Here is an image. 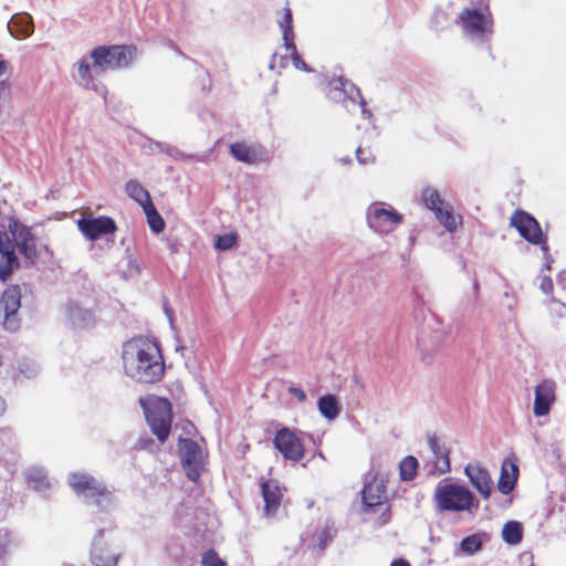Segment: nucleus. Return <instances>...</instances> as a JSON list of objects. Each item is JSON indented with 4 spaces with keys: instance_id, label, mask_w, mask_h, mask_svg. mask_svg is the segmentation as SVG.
Wrapping results in <instances>:
<instances>
[{
    "instance_id": "f257e3e1",
    "label": "nucleus",
    "mask_w": 566,
    "mask_h": 566,
    "mask_svg": "<svg viewBox=\"0 0 566 566\" xmlns=\"http://www.w3.org/2000/svg\"><path fill=\"white\" fill-rule=\"evenodd\" d=\"M122 364L124 374L139 384H155L165 374L160 349L144 338H133L123 345Z\"/></svg>"
},
{
    "instance_id": "f03ea898",
    "label": "nucleus",
    "mask_w": 566,
    "mask_h": 566,
    "mask_svg": "<svg viewBox=\"0 0 566 566\" xmlns=\"http://www.w3.org/2000/svg\"><path fill=\"white\" fill-rule=\"evenodd\" d=\"M130 45L97 46L75 64L77 77L87 88H95L94 77L108 70L127 67L136 57Z\"/></svg>"
},
{
    "instance_id": "7ed1b4c3",
    "label": "nucleus",
    "mask_w": 566,
    "mask_h": 566,
    "mask_svg": "<svg viewBox=\"0 0 566 566\" xmlns=\"http://www.w3.org/2000/svg\"><path fill=\"white\" fill-rule=\"evenodd\" d=\"M432 499L436 509L440 512H472L479 506L472 491L453 479L439 481L434 488Z\"/></svg>"
},
{
    "instance_id": "20e7f679",
    "label": "nucleus",
    "mask_w": 566,
    "mask_h": 566,
    "mask_svg": "<svg viewBox=\"0 0 566 566\" xmlns=\"http://www.w3.org/2000/svg\"><path fill=\"white\" fill-rule=\"evenodd\" d=\"M139 402L153 433L164 442L171 428V403L169 400L154 395L140 398Z\"/></svg>"
},
{
    "instance_id": "39448f33",
    "label": "nucleus",
    "mask_w": 566,
    "mask_h": 566,
    "mask_svg": "<svg viewBox=\"0 0 566 566\" xmlns=\"http://www.w3.org/2000/svg\"><path fill=\"white\" fill-rule=\"evenodd\" d=\"M463 33L470 39H480L492 32L493 21L486 0L465 7L457 20Z\"/></svg>"
},
{
    "instance_id": "423d86ee",
    "label": "nucleus",
    "mask_w": 566,
    "mask_h": 566,
    "mask_svg": "<svg viewBox=\"0 0 566 566\" xmlns=\"http://www.w3.org/2000/svg\"><path fill=\"white\" fill-rule=\"evenodd\" d=\"M69 483L73 491L87 503H94L103 510H108L115 504L112 492L88 474L72 473L69 476Z\"/></svg>"
},
{
    "instance_id": "0eeeda50",
    "label": "nucleus",
    "mask_w": 566,
    "mask_h": 566,
    "mask_svg": "<svg viewBox=\"0 0 566 566\" xmlns=\"http://www.w3.org/2000/svg\"><path fill=\"white\" fill-rule=\"evenodd\" d=\"M366 221L371 231L387 235L402 224L403 216L391 205L376 201L368 206Z\"/></svg>"
},
{
    "instance_id": "6e6552de",
    "label": "nucleus",
    "mask_w": 566,
    "mask_h": 566,
    "mask_svg": "<svg viewBox=\"0 0 566 566\" xmlns=\"http://www.w3.org/2000/svg\"><path fill=\"white\" fill-rule=\"evenodd\" d=\"M179 453L187 476L191 481H197L205 469L202 449L192 440L181 439L179 441Z\"/></svg>"
},
{
    "instance_id": "1a4fd4ad",
    "label": "nucleus",
    "mask_w": 566,
    "mask_h": 566,
    "mask_svg": "<svg viewBox=\"0 0 566 566\" xmlns=\"http://www.w3.org/2000/svg\"><path fill=\"white\" fill-rule=\"evenodd\" d=\"M21 306V294L17 286L7 289L0 300L2 324L9 332H17L20 327L18 312Z\"/></svg>"
},
{
    "instance_id": "9d476101",
    "label": "nucleus",
    "mask_w": 566,
    "mask_h": 566,
    "mask_svg": "<svg viewBox=\"0 0 566 566\" xmlns=\"http://www.w3.org/2000/svg\"><path fill=\"white\" fill-rule=\"evenodd\" d=\"M76 224L81 233L90 241L112 234L117 229L115 221L106 216L93 217L92 214H86L78 219Z\"/></svg>"
},
{
    "instance_id": "9b49d317",
    "label": "nucleus",
    "mask_w": 566,
    "mask_h": 566,
    "mask_svg": "<svg viewBox=\"0 0 566 566\" xmlns=\"http://www.w3.org/2000/svg\"><path fill=\"white\" fill-rule=\"evenodd\" d=\"M361 497L365 511L382 507L387 497L385 479L375 472H369L361 491Z\"/></svg>"
},
{
    "instance_id": "f8f14e48",
    "label": "nucleus",
    "mask_w": 566,
    "mask_h": 566,
    "mask_svg": "<svg viewBox=\"0 0 566 566\" xmlns=\"http://www.w3.org/2000/svg\"><path fill=\"white\" fill-rule=\"evenodd\" d=\"M331 90L328 92V96L331 99L335 102H345V106L349 112L358 111L360 112L364 119L368 120V125H370L369 119L371 117V113L366 108L365 102L359 98L357 102L355 97L350 96L345 98L347 95V83L344 82L343 78H333L329 82ZM358 97H360L359 93H357Z\"/></svg>"
},
{
    "instance_id": "ddd939ff",
    "label": "nucleus",
    "mask_w": 566,
    "mask_h": 566,
    "mask_svg": "<svg viewBox=\"0 0 566 566\" xmlns=\"http://www.w3.org/2000/svg\"><path fill=\"white\" fill-rule=\"evenodd\" d=\"M274 446L287 460L297 462L304 457V447L301 440L287 428L276 432Z\"/></svg>"
},
{
    "instance_id": "4468645a",
    "label": "nucleus",
    "mask_w": 566,
    "mask_h": 566,
    "mask_svg": "<svg viewBox=\"0 0 566 566\" xmlns=\"http://www.w3.org/2000/svg\"><path fill=\"white\" fill-rule=\"evenodd\" d=\"M556 382L551 379H545L536 385L533 406L535 417H545L549 413L556 400Z\"/></svg>"
},
{
    "instance_id": "2eb2a0df",
    "label": "nucleus",
    "mask_w": 566,
    "mask_h": 566,
    "mask_svg": "<svg viewBox=\"0 0 566 566\" xmlns=\"http://www.w3.org/2000/svg\"><path fill=\"white\" fill-rule=\"evenodd\" d=\"M511 224L530 243L539 244L543 242V233L538 222L524 211H516L511 218Z\"/></svg>"
},
{
    "instance_id": "dca6fc26",
    "label": "nucleus",
    "mask_w": 566,
    "mask_h": 566,
    "mask_svg": "<svg viewBox=\"0 0 566 566\" xmlns=\"http://www.w3.org/2000/svg\"><path fill=\"white\" fill-rule=\"evenodd\" d=\"M464 474L478 493L488 500L493 491V481L485 468L478 463H469L464 468Z\"/></svg>"
},
{
    "instance_id": "f3484780",
    "label": "nucleus",
    "mask_w": 566,
    "mask_h": 566,
    "mask_svg": "<svg viewBox=\"0 0 566 566\" xmlns=\"http://www.w3.org/2000/svg\"><path fill=\"white\" fill-rule=\"evenodd\" d=\"M91 558L95 566H115L117 563L118 553L111 543L103 539L102 531L94 538Z\"/></svg>"
},
{
    "instance_id": "a211bd4d",
    "label": "nucleus",
    "mask_w": 566,
    "mask_h": 566,
    "mask_svg": "<svg viewBox=\"0 0 566 566\" xmlns=\"http://www.w3.org/2000/svg\"><path fill=\"white\" fill-rule=\"evenodd\" d=\"M19 266L14 245L7 233H0V280L6 281Z\"/></svg>"
},
{
    "instance_id": "6ab92c4d",
    "label": "nucleus",
    "mask_w": 566,
    "mask_h": 566,
    "mask_svg": "<svg viewBox=\"0 0 566 566\" xmlns=\"http://www.w3.org/2000/svg\"><path fill=\"white\" fill-rule=\"evenodd\" d=\"M9 229L20 252L23 253L27 259L33 261L36 258V247L35 239L29 228L17 221H11Z\"/></svg>"
},
{
    "instance_id": "aec40b11",
    "label": "nucleus",
    "mask_w": 566,
    "mask_h": 566,
    "mask_svg": "<svg viewBox=\"0 0 566 566\" xmlns=\"http://www.w3.org/2000/svg\"><path fill=\"white\" fill-rule=\"evenodd\" d=\"M65 315L69 323L77 329L92 327L95 323L93 312L83 307L77 301H71L66 304Z\"/></svg>"
},
{
    "instance_id": "412c9836",
    "label": "nucleus",
    "mask_w": 566,
    "mask_h": 566,
    "mask_svg": "<svg viewBox=\"0 0 566 566\" xmlns=\"http://www.w3.org/2000/svg\"><path fill=\"white\" fill-rule=\"evenodd\" d=\"M261 490L264 500V514L273 516L281 505L282 489L276 481L268 480L261 484Z\"/></svg>"
},
{
    "instance_id": "4be33fe9",
    "label": "nucleus",
    "mask_w": 566,
    "mask_h": 566,
    "mask_svg": "<svg viewBox=\"0 0 566 566\" xmlns=\"http://www.w3.org/2000/svg\"><path fill=\"white\" fill-rule=\"evenodd\" d=\"M231 155L239 161L255 164L264 158V151L258 145L234 143L230 146Z\"/></svg>"
},
{
    "instance_id": "5701e85b",
    "label": "nucleus",
    "mask_w": 566,
    "mask_h": 566,
    "mask_svg": "<svg viewBox=\"0 0 566 566\" xmlns=\"http://www.w3.org/2000/svg\"><path fill=\"white\" fill-rule=\"evenodd\" d=\"M429 447L433 457L431 472L438 475L448 473L450 471L448 449L434 438L429 439Z\"/></svg>"
},
{
    "instance_id": "b1692460",
    "label": "nucleus",
    "mask_w": 566,
    "mask_h": 566,
    "mask_svg": "<svg viewBox=\"0 0 566 566\" xmlns=\"http://www.w3.org/2000/svg\"><path fill=\"white\" fill-rule=\"evenodd\" d=\"M8 29L14 38H29L34 32L33 19L25 12L15 13L9 21Z\"/></svg>"
},
{
    "instance_id": "393cba45",
    "label": "nucleus",
    "mask_w": 566,
    "mask_h": 566,
    "mask_svg": "<svg viewBox=\"0 0 566 566\" xmlns=\"http://www.w3.org/2000/svg\"><path fill=\"white\" fill-rule=\"evenodd\" d=\"M439 223L449 232L458 230L462 226V217L454 212L453 207L446 202L434 212Z\"/></svg>"
},
{
    "instance_id": "a878e982",
    "label": "nucleus",
    "mask_w": 566,
    "mask_h": 566,
    "mask_svg": "<svg viewBox=\"0 0 566 566\" xmlns=\"http://www.w3.org/2000/svg\"><path fill=\"white\" fill-rule=\"evenodd\" d=\"M317 409L323 418L333 421L342 412L340 400L334 395H324L317 400Z\"/></svg>"
},
{
    "instance_id": "bb28decb",
    "label": "nucleus",
    "mask_w": 566,
    "mask_h": 566,
    "mask_svg": "<svg viewBox=\"0 0 566 566\" xmlns=\"http://www.w3.org/2000/svg\"><path fill=\"white\" fill-rule=\"evenodd\" d=\"M517 478V467L513 463L507 468L506 464L502 465L497 489L502 494H509L515 485Z\"/></svg>"
},
{
    "instance_id": "cd10ccee",
    "label": "nucleus",
    "mask_w": 566,
    "mask_h": 566,
    "mask_svg": "<svg viewBox=\"0 0 566 566\" xmlns=\"http://www.w3.org/2000/svg\"><path fill=\"white\" fill-rule=\"evenodd\" d=\"M125 191L127 196L139 203L142 208L153 202L149 192L136 180H129L125 186Z\"/></svg>"
},
{
    "instance_id": "c85d7f7f",
    "label": "nucleus",
    "mask_w": 566,
    "mask_h": 566,
    "mask_svg": "<svg viewBox=\"0 0 566 566\" xmlns=\"http://www.w3.org/2000/svg\"><path fill=\"white\" fill-rule=\"evenodd\" d=\"M28 484L38 492H44L49 489L50 482L41 468H31L27 472Z\"/></svg>"
},
{
    "instance_id": "c756f323",
    "label": "nucleus",
    "mask_w": 566,
    "mask_h": 566,
    "mask_svg": "<svg viewBox=\"0 0 566 566\" xmlns=\"http://www.w3.org/2000/svg\"><path fill=\"white\" fill-rule=\"evenodd\" d=\"M421 200L423 205L433 213L438 211L447 201L443 200L436 188L426 187L421 191Z\"/></svg>"
},
{
    "instance_id": "7c9ffc66",
    "label": "nucleus",
    "mask_w": 566,
    "mask_h": 566,
    "mask_svg": "<svg viewBox=\"0 0 566 566\" xmlns=\"http://www.w3.org/2000/svg\"><path fill=\"white\" fill-rule=\"evenodd\" d=\"M522 525L516 521H510L502 528V538L510 545H516L522 539Z\"/></svg>"
},
{
    "instance_id": "2f4dec72",
    "label": "nucleus",
    "mask_w": 566,
    "mask_h": 566,
    "mask_svg": "<svg viewBox=\"0 0 566 566\" xmlns=\"http://www.w3.org/2000/svg\"><path fill=\"white\" fill-rule=\"evenodd\" d=\"M143 211L146 216L147 223H148L150 230L156 234L161 233L165 229V221L161 218V216L158 213L154 203L151 202L150 205L144 207Z\"/></svg>"
},
{
    "instance_id": "473e14b6",
    "label": "nucleus",
    "mask_w": 566,
    "mask_h": 566,
    "mask_svg": "<svg viewBox=\"0 0 566 566\" xmlns=\"http://www.w3.org/2000/svg\"><path fill=\"white\" fill-rule=\"evenodd\" d=\"M280 28L282 30V38L285 44L294 42L293 21L292 12L289 8L283 9V15L279 20Z\"/></svg>"
},
{
    "instance_id": "72a5a7b5",
    "label": "nucleus",
    "mask_w": 566,
    "mask_h": 566,
    "mask_svg": "<svg viewBox=\"0 0 566 566\" xmlns=\"http://www.w3.org/2000/svg\"><path fill=\"white\" fill-rule=\"evenodd\" d=\"M418 461L416 458L408 455L400 462V478L403 481H411L417 473Z\"/></svg>"
},
{
    "instance_id": "f704fd0d",
    "label": "nucleus",
    "mask_w": 566,
    "mask_h": 566,
    "mask_svg": "<svg viewBox=\"0 0 566 566\" xmlns=\"http://www.w3.org/2000/svg\"><path fill=\"white\" fill-rule=\"evenodd\" d=\"M237 243L238 234L234 232H228L217 237L214 248L219 251H228L234 248Z\"/></svg>"
},
{
    "instance_id": "c9c22d12",
    "label": "nucleus",
    "mask_w": 566,
    "mask_h": 566,
    "mask_svg": "<svg viewBox=\"0 0 566 566\" xmlns=\"http://www.w3.org/2000/svg\"><path fill=\"white\" fill-rule=\"evenodd\" d=\"M285 50L289 53L292 63L296 70L304 71V72H312V69L308 67V65L302 60L300 54L297 53L296 46L293 43L285 44Z\"/></svg>"
},
{
    "instance_id": "e433bc0d",
    "label": "nucleus",
    "mask_w": 566,
    "mask_h": 566,
    "mask_svg": "<svg viewBox=\"0 0 566 566\" xmlns=\"http://www.w3.org/2000/svg\"><path fill=\"white\" fill-rule=\"evenodd\" d=\"M461 551L467 555H473L481 548V539L476 535L468 536L461 541Z\"/></svg>"
},
{
    "instance_id": "4c0bfd02",
    "label": "nucleus",
    "mask_w": 566,
    "mask_h": 566,
    "mask_svg": "<svg viewBox=\"0 0 566 566\" xmlns=\"http://www.w3.org/2000/svg\"><path fill=\"white\" fill-rule=\"evenodd\" d=\"M202 565L205 566H223L224 562L214 551H208L202 556Z\"/></svg>"
},
{
    "instance_id": "58836bf2",
    "label": "nucleus",
    "mask_w": 566,
    "mask_h": 566,
    "mask_svg": "<svg viewBox=\"0 0 566 566\" xmlns=\"http://www.w3.org/2000/svg\"><path fill=\"white\" fill-rule=\"evenodd\" d=\"M549 311L557 317H564L566 316V304L552 298L549 303Z\"/></svg>"
},
{
    "instance_id": "ea45409f",
    "label": "nucleus",
    "mask_w": 566,
    "mask_h": 566,
    "mask_svg": "<svg viewBox=\"0 0 566 566\" xmlns=\"http://www.w3.org/2000/svg\"><path fill=\"white\" fill-rule=\"evenodd\" d=\"M286 66V59L282 55H277V54H274L272 56V60H271V63H270V69L271 70H282Z\"/></svg>"
},
{
    "instance_id": "a19ab883",
    "label": "nucleus",
    "mask_w": 566,
    "mask_h": 566,
    "mask_svg": "<svg viewBox=\"0 0 566 566\" xmlns=\"http://www.w3.org/2000/svg\"><path fill=\"white\" fill-rule=\"evenodd\" d=\"M357 160L361 165H367L374 161V156L369 151H365L361 148H358L356 151Z\"/></svg>"
},
{
    "instance_id": "79ce46f5",
    "label": "nucleus",
    "mask_w": 566,
    "mask_h": 566,
    "mask_svg": "<svg viewBox=\"0 0 566 566\" xmlns=\"http://www.w3.org/2000/svg\"><path fill=\"white\" fill-rule=\"evenodd\" d=\"M287 391L290 395H292L293 397H295L300 402H304L307 398L305 391L298 387H295V386H290L287 388Z\"/></svg>"
},
{
    "instance_id": "37998d69",
    "label": "nucleus",
    "mask_w": 566,
    "mask_h": 566,
    "mask_svg": "<svg viewBox=\"0 0 566 566\" xmlns=\"http://www.w3.org/2000/svg\"><path fill=\"white\" fill-rule=\"evenodd\" d=\"M539 287L545 294H551L553 291V281L549 276H544L541 281Z\"/></svg>"
},
{
    "instance_id": "c03bdc74",
    "label": "nucleus",
    "mask_w": 566,
    "mask_h": 566,
    "mask_svg": "<svg viewBox=\"0 0 566 566\" xmlns=\"http://www.w3.org/2000/svg\"><path fill=\"white\" fill-rule=\"evenodd\" d=\"M390 566H410V564L406 559L399 558L394 560Z\"/></svg>"
},
{
    "instance_id": "a18cd8bd",
    "label": "nucleus",
    "mask_w": 566,
    "mask_h": 566,
    "mask_svg": "<svg viewBox=\"0 0 566 566\" xmlns=\"http://www.w3.org/2000/svg\"><path fill=\"white\" fill-rule=\"evenodd\" d=\"M8 71V64L6 61H0V77L6 75Z\"/></svg>"
},
{
    "instance_id": "49530a36",
    "label": "nucleus",
    "mask_w": 566,
    "mask_h": 566,
    "mask_svg": "<svg viewBox=\"0 0 566 566\" xmlns=\"http://www.w3.org/2000/svg\"><path fill=\"white\" fill-rule=\"evenodd\" d=\"M559 282L563 283V284H566V273H562L559 275Z\"/></svg>"
},
{
    "instance_id": "de8ad7c7",
    "label": "nucleus",
    "mask_w": 566,
    "mask_h": 566,
    "mask_svg": "<svg viewBox=\"0 0 566 566\" xmlns=\"http://www.w3.org/2000/svg\"><path fill=\"white\" fill-rule=\"evenodd\" d=\"M551 262H552V260H548V259L546 260L545 268H546L547 271L551 270Z\"/></svg>"
},
{
    "instance_id": "09e8293b",
    "label": "nucleus",
    "mask_w": 566,
    "mask_h": 566,
    "mask_svg": "<svg viewBox=\"0 0 566 566\" xmlns=\"http://www.w3.org/2000/svg\"><path fill=\"white\" fill-rule=\"evenodd\" d=\"M542 250L544 251V253H545V254H547V252H548V248H547V245L543 244V245H542Z\"/></svg>"
},
{
    "instance_id": "8fccbe9b",
    "label": "nucleus",
    "mask_w": 566,
    "mask_h": 566,
    "mask_svg": "<svg viewBox=\"0 0 566 566\" xmlns=\"http://www.w3.org/2000/svg\"><path fill=\"white\" fill-rule=\"evenodd\" d=\"M2 87H3V82H0V88H2Z\"/></svg>"
}]
</instances>
